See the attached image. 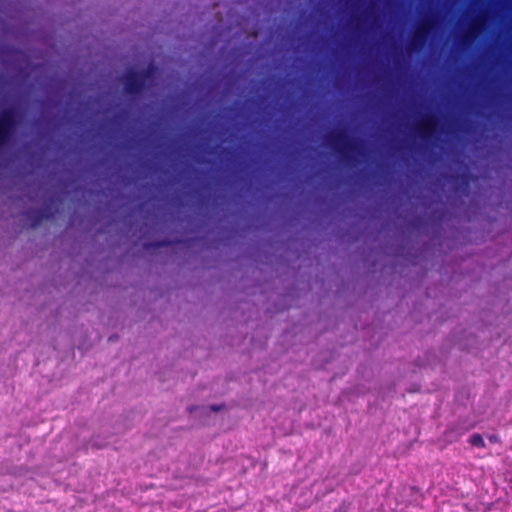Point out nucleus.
<instances>
[{
    "mask_svg": "<svg viewBox=\"0 0 512 512\" xmlns=\"http://www.w3.org/2000/svg\"><path fill=\"white\" fill-rule=\"evenodd\" d=\"M142 86V79L139 75H134L130 78H127L125 83V88L129 93H135L140 90Z\"/></svg>",
    "mask_w": 512,
    "mask_h": 512,
    "instance_id": "1",
    "label": "nucleus"
},
{
    "mask_svg": "<svg viewBox=\"0 0 512 512\" xmlns=\"http://www.w3.org/2000/svg\"><path fill=\"white\" fill-rule=\"evenodd\" d=\"M9 120L7 118H2L0 120V145L3 144L9 133Z\"/></svg>",
    "mask_w": 512,
    "mask_h": 512,
    "instance_id": "2",
    "label": "nucleus"
},
{
    "mask_svg": "<svg viewBox=\"0 0 512 512\" xmlns=\"http://www.w3.org/2000/svg\"><path fill=\"white\" fill-rule=\"evenodd\" d=\"M469 443L475 447H484L485 443L483 437L480 434H473L469 438Z\"/></svg>",
    "mask_w": 512,
    "mask_h": 512,
    "instance_id": "3",
    "label": "nucleus"
},
{
    "mask_svg": "<svg viewBox=\"0 0 512 512\" xmlns=\"http://www.w3.org/2000/svg\"><path fill=\"white\" fill-rule=\"evenodd\" d=\"M222 408H223V405H212V406L207 407L206 409H209V410H211L213 412H218Z\"/></svg>",
    "mask_w": 512,
    "mask_h": 512,
    "instance_id": "4",
    "label": "nucleus"
},
{
    "mask_svg": "<svg viewBox=\"0 0 512 512\" xmlns=\"http://www.w3.org/2000/svg\"><path fill=\"white\" fill-rule=\"evenodd\" d=\"M490 442L496 443L498 442V437L496 435H489Z\"/></svg>",
    "mask_w": 512,
    "mask_h": 512,
    "instance_id": "5",
    "label": "nucleus"
}]
</instances>
